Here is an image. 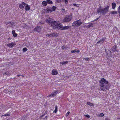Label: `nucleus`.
Segmentation results:
<instances>
[{
	"instance_id": "obj_1",
	"label": "nucleus",
	"mask_w": 120,
	"mask_h": 120,
	"mask_svg": "<svg viewBox=\"0 0 120 120\" xmlns=\"http://www.w3.org/2000/svg\"><path fill=\"white\" fill-rule=\"evenodd\" d=\"M99 90H101L102 91H105L107 90H109V89L110 85L109 83L104 78H102L99 80Z\"/></svg>"
},
{
	"instance_id": "obj_2",
	"label": "nucleus",
	"mask_w": 120,
	"mask_h": 120,
	"mask_svg": "<svg viewBox=\"0 0 120 120\" xmlns=\"http://www.w3.org/2000/svg\"><path fill=\"white\" fill-rule=\"evenodd\" d=\"M109 5L105 6L104 8L99 7L97 10V13L100 14L101 15H105L109 11Z\"/></svg>"
},
{
	"instance_id": "obj_3",
	"label": "nucleus",
	"mask_w": 120,
	"mask_h": 120,
	"mask_svg": "<svg viewBox=\"0 0 120 120\" xmlns=\"http://www.w3.org/2000/svg\"><path fill=\"white\" fill-rule=\"evenodd\" d=\"M51 25L53 29H59L62 27V25L60 24L59 22L56 21H53Z\"/></svg>"
},
{
	"instance_id": "obj_4",
	"label": "nucleus",
	"mask_w": 120,
	"mask_h": 120,
	"mask_svg": "<svg viewBox=\"0 0 120 120\" xmlns=\"http://www.w3.org/2000/svg\"><path fill=\"white\" fill-rule=\"evenodd\" d=\"M81 19H79L75 21L72 23V26L75 27H78L82 23Z\"/></svg>"
},
{
	"instance_id": "obj_5",
	"label": "nucleus",
	"mask_w": 120,
	"mask_h": 120,
	"mask_svg": "<svg viewBox=\"0 0 120 120\" xmlns=\"http://www.w3.org/2000/svg\"><path fill=\"white\" fill-rule=\"evenodd\" d=\"M72 19L71 16L68 15L65 17L63 20V22H68Z\"/></svg>"
},
{
	"instance_id": "obj_6",
	"label": "nucleus",
	"mask_w": 120,
	"mask_h": 120,
	"mask_svg": "<svg viewBox=\"0 0 120 120\" xmlns=\"http://www.w3.org/2000/svg\"><path fill=\"white\" fill-rule=\"evenodd\" d=\"M46 22L50 25L52 24L53 21V19L51 18H49L46 20Z\"/></svg>"
},
{
	"instance_id": "obj_7",
	"label": "nucleus",
	"mask_w": 120,
	"mask_h": 120,
	"mask_svg": "<svg viewBox=\"0 0 120 120\" xmlns=\"http://www.w3.org/2000/svg\"><path fill=\"white\" fill-rule=\"evenodd\" d=\"M34 30L35 31L39 33L41 31V28L39 26H37L35 28Z\"/></svg>"
},
{
	"instance_id": "obj_8",
	"label": "nucleus",
	"mask_w": 120,
	"mask_h": 120,
	"mask_svg": "<svg viewBox=\"0 0 120 120\" xmlns=\"http://www.w3.org/2000/svg\"><path fill=\"white\" fill-rule=\"evenodd\" d=\"M16 44L15 43L11 42L10 43L8 44H7V45L10 48H12Z\"/></svg>"
},
{
	"instance_id": "obj_9",
	"label": "nucleus",
	"mask_w": 120,
	"mask_h": 120,
	"mask_svg": "<svg viewBox=\"0 0 120 120\" xmlns=\"http://www.w3.org/2000/svg\"><path fill=\"white\" fill-rule=\"evenodd\" d=\"M25 5H26V4L24 2H22L21 4L19 5V7L21 9H23L25 7Z\"/></svg>"
},
{
	"instance_id": "obj_10",
	"label": "nucleus",
	"mask_w": 120,
	"mask_h": 120,
	"mask_svg": "<svg viewBox=\"0 0 120 120\" xmlns=\"http://www.w3.org/2000/svg\"><path fill=\"white\" fill-rule=\"evenodd\" d=\"M58 90H56L54 91L53 92H52L51 94L49 95V96L50 97V96H53L54 97V96L55 95H56V94L58 93Z\"/></svg>"
},
{
	"instance_id": "obj_11",
	"label": "nucleus",
	"mask_w": 120,
	"mask_h": 120,
	"mask_svg": "<svg viewBox=\"0 0 120 120\" xmlns=\"http://www.w3.org/2000/svg\"><path fill=\"white\" fill-rule=\"evenodd\" d=\"M45 10L47 13H51L52 12V8H47Z\"/></svg>"
},
{
	"instance_id": "obj_12",
	"label": "nucleus",
	"mask_w": 120,
	"mask_h": 120,
	"mask_svg": "<svg viewBox=\"0 0 120 120\" xmlns=\"http://www.w3.org/2000/svg\"><path fill=\"white\" fill-rule=\"evenodd\" d=\"M5 24L8 25L10 26H11L13 25L14 24V23L12 22H5Z\"/></svg>"
},
{
	"instance_id": "obj_13",
	"label": "nucleus",
	"mask_w": 120,
	"mask_h": 120,
	"mask_svg": "<svg viewBox=\"0 0 120 120\" xmlns=\"http://www.w3.org/2000/svg\"><path fill=\"white\" fill-rule=\"evenodd\" d=\"M105 39V38H104L101 39L97 43V44H101L104 41Z\"/></svg>"
},
{
	"instance_id": "obj_14",
	"label": "nucleus",
	"mask_w": 120,
	"mask_h": 120,
	"mask_svg": "<svg viewBox=\"0 0 120 120\" xmlns=\"http://www.w3.org/2000/svg\"><path fill=\"white\" fill-rule=\"evenodd\" d=\"M70 27V26H69L63 27V26H62V28H60V29H61V30H66L68 29Z\"/></svg>"
},
{
	"instance_id": "obj_15",
	"label": "nucleus",
	"mask_w": 120,
	"mask_h": 120,
	"mask_svg": "<svg viewBox=\"0 0 120 120\" xmlns=\"http://www.w3.org/2000/svg\"><path fill=\"white\" fill-rule=\"evenodd\" d=\"M58 72L56 70H53L52 73V74L53 75H56L57 74Z\"/></svg>"
},
{
	"instance_id": "obj_16",
	"label": "nucleus",
	"mask_w": 120,
	"mask_h": 120,
	"mask_svg": "<svg viewBox=\"0 0 120 120\" xmlns=\"http://www.w3.org/2000/svg\"><path fill=\"white\" fill-rule=\"evenodd\" d=\"M117 47L116 45H115L112 48V51L114 52L116 50Z\"/></svg>"
},
{
	"instance_id": "obj_17",
	"label": "nucleus",
	"mask_w": 120,
	"mask_h": 120,
	"mask_svg": "<svg viewBox=\"0 0 120 120\" xmlns=\"http://www.w3.org/2000/svg\"><path fill=\"white\" fill-rule=\"evenodd\" d=\"M25 10L26 11L29 10L30 9V7L28 5V4H26V5H25Z\"/></svg>"
},
{
	"instance_id": "obj_18",
	"label": "nucleus",
	"mask_w": 120,
	"mask_h": 120,
	"mask_svg": "<svg viewBox=\"0 0 120 120\" xmlns=\"http://www.w3.org/2000/svg\"><path fill=\"white\" fill-rule=\"evenodd\" d=\"M68 61H66L64 62H60V65H62L64 64H67L68 63Z\"/></svg>"
},
{
	"instance_id": "obj_19",
	"label": "nucleus",
	"mask_w": 120,
	"mask_h": 120,
	"mask_svg": "<svg viewBox=\"0 0 120 120\" xmlns=\"http://www.w3.org/2000/svg\"><path fill=\"white\" fill-rule=\"evenodd\" d=\"M112 8L113 9H114L116 5V4L115 3L113 2L112 3Z\"/></svg>"
},
{
	"instance_id": "obj_20",
	"label": "nucleus",
	"mask_w": 120,
	"mask_h": 120,
	"mask_svg": "<svg viewBox=\"0 0 120 120\" xmlns=\"http://www.w3.org/2000/svg\"><path fill=\"white\" fill-rule=\"evenodd\" d=\"M42 4L43 6H46L47 5V3L46 1H44L42 2Z\"/></svg>"
},
{
	"instance_id": "obj_21",
	"label": "nucleus",
	"mask_w": 120,
	"mask_h": 120,
	"mask_svg": "<svg viewBox=\"0 0 120 120\" xmlns=\"http://www.w3.org/2000/svg\"><path fill=\"white\" fill-rule=\"evenodd\" d=\"M12 34H13V36L14 37H16L17 36V34L15 32L14 30L12 31Z\"/></svg>"
},
{
	"instance_id": "obj_22",
	"label": "nucleus",
	"mask_w": 120,
	"mask_h": 120,
	"mask_svg": "<svg viewBox=\"0 0 120 120\" xmlns=\"http://www.w3.org/2000/svg\"><path fill=\"white\" fill-rule=\"evenodd\" d=\"M46 1L47 3L49 4L52 3V1L50 0H46Z\"/></svg>"
},
{
	"instance_id": "obj_23",
	"label": "nucleus",
	"mask_w": 120,
	"mask_h": 120,
	"mask_svg": "<svg viewBox=\"0 0 120 120\" xmlns=\"http://www.w3.org/2000/svg\"><path fill=\"white\" fill-rule=\"evenodd\" d=\"M93 26V24L92 23H89V25L87 26V27H88L89 28L91 27H92Z\"/></svg>"
},
{
	"instance_id": "obj_24",
	"label": "nucleus",
	"mask_w": 120,
	"mask_h": 120,
	"mask_svg": "<svg viewBox=\"0 0 120 120\" xmlns=\"http://www.w3.org/2000/svg\"><path fill=\"white\" fill-rule=\"evenodd\" d=\"M57 106H56L55 107V109L54 111H53L54 113H56L57 111Z\"/></svg>"
},
{
	"instance_id": "obj_25",
	"label": "nucleus",
	"mask_w": 120,
	"mask_h": 120,
	"mask_svg": "<svg viewBox=\"0 0 120 120\" xmlns=\"http://www.w3.org/2000/svg\"><path fill=\"white\" fill-rule=\"evenodd\" d=\"M56 8V7L53 6L52 8V11H55V10Z\"/></svg>"
},
{
	"instance_id": "obj_26",
	"label": "nucleus",
	"mask_w": 120,
	"mask_h": 120,
	"mask_svg": "<svg viewBox=\"0 0 120 120\" xmlns=\"http://www.w3.org/2000/svg\"><path fill=\"white\" fill-rule=\"evenodd\" d=\"M27 50V49L26 48H23V52H25Z\"/></svg>"
},
{
	"instance_id": "obj_27",
	"label": "nucleus",
	"mask_w": 120,
	"mask_h": 120,
	"mask_svg": "<svg viewBox=\"0 0 120 120\" xmlns=\"http://www.w3.org/2000/svg\"><path fill=\"white\" fill-rule=\"evenodd\" d=\"M111 13L112 14H116L117 13V12L116 11H114L112 12Z\"/></svg>"
},
{
	"instance_id": "obj_28",
	"label": "nucleus",
	"mask_w": 120,
	"mask_h": 120,
	"mask_svg": "<svg viewBox=\"0 0 120 120\" xmlns=\"http://www.w3.org/2000/svg\"><path fill=\"white\" fill-rule=\"evenodd\" d=\"M10 116V114H4V115H2L1 116V117H2L3 116Z\"/></svg>"
},
{
	"instance_id": "obj_29",
	"label": "nucleus",
	"mask_w": 120,
	"mask_h": 120,
	"mask_svg": "<svg viewBox=\"0 0 120 120\" xmlns=\"http://www.w3.org/2000/svg\"><path fill=\"white\" fill-rule=\"evenodd\" d=\"M117 11H118V13H119V14H120V5L118 8Z\"/></svg>"
},
{
	"instance_id": "obj_30",
	"label": "nucleus",
	"mask_w": 120,
	"mask_h": 120,
	"mask_svg": "<svg viewBox=\"0 0 120 120\" xmlns=\"http://www.w3.org/2000/svg\"><path fill=\"white\" fill-rule=\"evenodd\" d=\"M87 104L88 105H89L91 106H93V104L92 103H90V102H87Z\"/></svg>"
},
{
	"instance_id": "obj_31",
	"label": "nucleus",
	"mask_w": 120,
	"mask_h": 120,
	"mask_svg": "<svg viewBox=\"0 0 120 120\" xmlns=\"http://www.w3.org/2000/svg\"><path fill=\"white\" fill-rule=\"evenodd\" d=\"M104 116V114L103 113H101L98 116L100 117H102Z\"/></svg>"
},
{
	"instance_id": "obj_32",
	"label": "nucleus",
	"mask_w": 120,
	"mask_h": 120,
	"mask_svg": "<svg viewBox=\"0 0 120 120\" xmlns=\"http://www.w3.org/2000/svg\"><path fill=\"white\" fill-rule=\"evenodd\" d=\"M51 36L52 37H55L56 36V34L55 33H53L52 34H51Z\"/></svg>"
},
{
	"instance_id": "obj_33",
	"label": "nucleus",
	"mask_w": 120,
	"mask_h": 120,
	"mask_svg": "<svg viewBox=\"0 0 120 120\" xmlns=\"http://www.w3.org/2000/svg\"><path fill=\"white\" fill-rule=\"evenodd\" d=\"M70 113V112H69V111L66 114L65 116L66 117H67L68 116V115H69V114Z\"/></svg>"
},
{
	"instance_id": "obj_34",
	"label": "nucleus",
	"mask_w": 120,
	"mask_h": 120,
	"mask_svg": "<svg viewBox=\"0 0 120 120\" xmlns=\"http://www.w3.org/2000/svg\"><path fill=\"white\" fill-rule=\"evenodd\" d=\"M84 116H85L87 118H90V116L86 114Z\"/></svg>"
},
{
	"instance_id": "obj_35",
	"label": "nucleus",
	"mask_w": 120,
	"mask_h": 120,
	"mask_svg": "<svg viewBox=\"0 0 120 120\" xmlns=\"http://www.w3.org/2000/svg\"><path fill=\"white\" fill-rule=\"evenodd\" d=\"M71 52L72 53H75L76 52V50L75 49L74 50L71 51Z\"/></svg>"
},
{
	"instance_id": "obj_36",
	"label": "nucleus",
	"mask_w": 120,
	"mask_h": 120,
	"mask_svg": "<svg viewBox=\"0 0 120 120\" xmlns=\"http://www.w3.org/2000/svg\"><path fill=\"white\" fill-rule=\"evenodd\" d=\"M62 0H56V2L57 3H60L61 1Z\"/></svg>"
},
{
	"instance_id": "obj_37",
	"label": "nucleus",
	"mask_w": 120,
	"mask_h": 120,
	"mask_svg": "<svg viewBox=\"0 0 120 120\" xmlns=\"http://www.w3.org/2000/svg\"><path fill=\"white\" fill-rule=\"evenodd\" d=\"M73 5L74 6H77V7H78L79 6V5L78 4H73Z\"/></svg>"
},
{
	"instance_id": "obj_38",
	"label": "nucleus",
	"mask_w": 120,
	"mask_h": 120,
	"mask_svg": "<svg viewBox=\"0 0 120 120\" xmlns=\"http://www.w3.org/2000/svg\"><path fill=\"white\" fill-rule=\"evenodd\" d=\"M85 59L87 61H89V60H90V58H86Z\"/></svg>"
},
{
	"instance_id": "obj_39",
	"label": "nucleus",
	"mask_w": 120,
	"mask_h": 120,
	"mask_svg": "<svg viewBox=\"0 0 120 120\" xmlns=\"http://www.w3.org/2000/svg\"><path fill=\"white\" fill-rule=\"evenodd\" d=\"M68 0H65V4L66 5H67L68 3Z\"/></svg>"
},
{
	"instance_id": "obj_40",
	"label": "nucleus",
	"mask_w": 120,
	"mask_h": 120,
	"mask_svg": "<svg viewBox=\"0 0 120 120\" xmlns=\"http://www.w3.org/2000/svg\"><path fill=\"white\" fill-rule=\"evenodd\" d=\"M39 23L41 24H43L44 23V22L43 21H41L39 22Z\"/></svg>"
},
{
	"instance_id": "obj_41",
	"label": "nucleus",
	"mask_w": 120,
	"mask_h": 120,
	"mask_svg": "<svg viewBox=\"0 0 120 120\" xmlns=\"http://www.w3.org/2000/svg\"><path fill=\"white\" fill-rule=\"evenodd\" d=\"M100 16H99V17H98V18H97V19H96L95 20H94V21H96L97 20H98L99 18H100Z\"/></svg>"
},
{
	"instance_id": "obj_42",
	"label": "nucleus",
	"mask_w": 120,
	"mask_h": 120,
	"mask_svg": "<svg viewBox=\"0 0 120 120\" xmlns=\"http://www.w3.org/2000/svg\"><path fill=\"white\" fill-rule=\"evenodd\" d=\"M80 52V51L79 50H76V52L77 53H78Z\"/></svg>"
},
{
	"instance_id": "obj_43",
	"label": "nucleus",
	"mask_w": 120,
	"mask_h": 120,
	"mask_svg": "<svg viewBox=\"0 0 120 120\" xmlns=\"http://www.w3.org/2000/svg\"><path fill=\"white\" fill-rule=\"evenodd\" d=\"M51 34H48L46 36H48V37H49V36L50 37V36H51Z\"/></svg>"
},
{
	"instance_id": "obj_44",
	"label": "nucleus",
	"mask_w": 120,
	"mask_h": 120,
	"mask_svg": "<svg viewBox=\"0 0 120 120\" xmlns=\"http://www.w3.org/2000/svg\"><path fill=\"white\" fill-rule=\"evenodd\" d=\"M65 11V9H63V8H62L61 9V11L62 12L63 11Z\"/></svg>"
},
{
	"instance_id": "obj_45",
	"label": "nucleus",
	"mask_w": 120,
	"mask_h": 120,
	"mask_svg": "<svg viewBox=\"0 0 120 120\" xmlns=\"http://www.w3.org/2000/svg\"><path fill=\"white\" fill-rule=\"evenodd\" d=\"M5 74L6 75H8L9 73H8L7 72H5Z\"/></svg>"
},
{
	"instance_id": "obj_46",
	"label": "nucleus",
	"mask_w": 120,
	"mask_h": 120,
	"mask_svg": "<svg viewBox=\"0 0 120 120\" xmlns=\"http://www.w3.org/2000/svg\"><path fill=\"white\" fill-rule=\"evenodd\" d=\"M22 76V75H21L20 74H19V75H17V76H18V77H19V76Z\"/></svg>"
},
{
	"instance_id": "obj_47",
	"label": "nucleus",
	"mask_w": 120,
	"mask_h": 120,
	"mask_svg": "<svg viewBox=\"0 0 120 120\" xmlns=\"http://www.w3.org/2000/svg\"><path fill=\"white\" fill-rule=\"evenodd\" d=\"M62 48L63 49H64L65 48L64 47V46H62Z\"/></svg>"
},
{
	"instance_id": "obj_48",
	"label": "nucleus",
	"mask_w": 120,
	"mask_h": 120,
	"mask_svg": "<svg viewBox=\"0 0 120 120\" xmlns=\"http://www.w3.org/2000/svg\"><path fill=\"white\" fill-rule=\"evenodd\" d=\"M28 26H26V27H25V28L27 29L28 28Z\"/></svg>"
},
{
	"instance_id": "obj_49",
	"label": "nucleus",
	"mask_w": 120,
	"mask_h": 120,
	"mask_svg": "<svg viewBox=\"0 0 120 120\" xmlns=\"http://www.w3.org/2000/svg\"><path fill=\"white\" fill-rule=\"evenodd\" d=\"M44 115H42L41 117H40L41 118L43 116H44Z\"/></svg>"
},
{
	"instance_id": "obj_50",
	"label": "nucleus",
	"mask_w": 120,
	"mask_h": 120,
	"mask_svg": "<svg viewBox=\"0 0 120 120\" xmlns=\"http://www.w3.org/2000/svg\"><path fill=\"white\" fill-rule=\"evenodd\" d=\"M47 112H45L44 113V114H47Z\"/></svg>"
},
{
	"instance_id": "obj_51",
	"label": "nucleus",
	"mask_w": 120,
	"mask_h": 120,
	"mask_svg": "<svg viewBox=\"0 0 120 120\" xmlns=\"http://www.w3.org/2000/svg\"><path fill=\"white\" fill-rule=\"evenodd\" d=\"M47 117H47V116H46L45 117L46 119H47Z\"/></svg>"
},
{
	"instance_id": "obj_52",
	"label": "nucleus",
	"mask_w": 120,
	"mask_h": 120,
	"mask_svg": "<svg viewBox=\"0 0 120 120\" xmlns=\"http://www.w3.org/2000/svg\"><path fill=\"white\" fill-rule=\"evenodd\" d=\"M10 38H8V40H10Z\"/></svg>"
},
{
	"instance_id": "obj_53",
	"label": "nucleus",
	"mask_w": 120,
	"mask_h": 120,
	"mask_svg": "<svg viewBox=\"0 0 120 120\" xmlns=\"http://www.w3.org/2000/svg\"><path fill=\"white\" fill-rule=\"evenodd\" d=\"M22 76L23 77H24V76H22Z\"/></svg>"
}]
</instances>
